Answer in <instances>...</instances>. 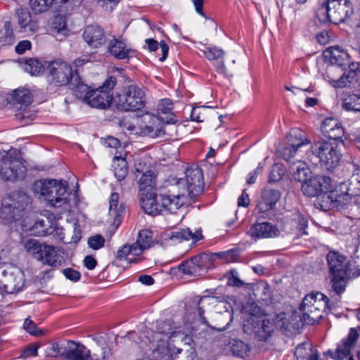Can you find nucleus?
<instances>
[{"label":"nucleus","mask_w":360,"mask_h":360,"mask_svg":"<svg viewBox=\"0 0 360 360\" xmlns=\"http://www.w3.org/2000/svg\"><path fill=\"white\" fill-rule=\"evenodd\" d=\"M116 78L113 76L109 77L105 82L98 89H102L103 91H106L110 94V91L114 88L116 84Z\"/></svg>","instance_id":"nucleus-60"},{"label":"nucleus","mask_w":360,"mask_h":360,"mask_svg":"<svg viewBox=\"0 0 360 360\" xmlns=\"http://www.w3.org/2000/svg\"><path fill=\"white\" fill-rule=\"evenodd\" d=\"M15 41L13 27L10 22H6L4 27L0 30V46L11 45Z\"/></svg>","instance_id":"nucleus-42"},{"label":"nucleus","mask_w":360,"mask_h":360,"mask_svg":"<svg viewBox=\"0 0 360 360\" xmlns=\"http://www.w3.org/2000/svg\"><path fill=\"white\" fill-rule=\"evenodd\" d=\"M140 202L142 209L146 214L155 216L162 213L161 200H159V195L155 191L143 193Z\"/></svg>","instance_id":"nucleus-22"},{"label":"nucleus","mask_w":360,"mask_h":360,"mask_svg":"<svg viewBox=\"0 0 360 360\" xmlns=\"http://www.w3.org/2000/svg\"><path fill=\"white\" fill-rule=\"evenodd\" d=\"M84 41L92 48H98L105 42V37L103 29L99 26H88L84 33Z\"/></svg>","instance_id":"nucleus-24"},{"label":"nucleus","mask_w":360,"mask_h":360,"mask_svg":"<svg viewBox=\"0 0 360 360\" xmlns=\"http://www.w3.org/2000/svg\"><path fill=\"white\" fill-rule=\"evenodd\" d=\"M84 266L89 270L94 269L97 264V262L94 257L92 256L88 255L86 256L84 259Z\"/></svg>","instance_id":"nucleus-61"},{"label":"nucleus","mask_w":360,"mask_h":360,"mask_svg":"<svg viewBox=\"0 0 360 360\" xmlns=\"http://www.w3.org/2000/svg\"><path fill=\"white\" fill-rule=\"evenodd\" d=\"M32 43L29 40H22L18 43L15 46V51L18 54H22L26 51L31 49Z\"/></svg>","instance_id":"nucleus-59"},{"label":"nucleus","mask_w":360,"mask_h":360,"mask_svg":"<svg viewBox=\"0 0 360 360\" xmlns=\"http://www.w3.org/2000/svg\"><path fill=\"white\" fill-rule=\"evenodd\" d=\"M353 13V7L349 0H328L317 11L316 15L322 22L335 24L343 22Z\"/></svg>","instance_id":"nucleus-6"},{"label":"nucleus","mask_w":360,"mask_h":360,"mask_svg":"<svg viewBox=\"0 0 360 360\" xmlns=\"http://www.w3.org/2000/svg\"><path fill=\"white\" fill-rule=\"evenodd\" d=\"M68 196L67 183L62 180L57 181L49 196L47 205L56 208L65 207L68 202Z\"/></svg>","instance_id":"nucleus-18"},{"label":"nucleus","mask_w":360,"mask_h":360,"mask_svg":"<svg viewBox=\"0 0 360 360\" xmlns=\"http://www.w3.org/2000/svg\"><path fill=\"white\" fill-rule=\"evenodd\" d=\"M358 338V331L355 328H351L348 335L338 344L335 350L328 352L330 356L337 360H343L349 356L351 351L356 345Z\"/></svg>","instance_id":"nucleus-17"},{"label":"nucleus","mask_w":360,"mask_h":360,"mask_svg":"<svg viewBox=\"0 0 360 360\" xmlns=\"http://www.w3.org/2000/svg\"><path fill=\"white\" fill-rule=\"evenodd\" d=\"M104 144L107 147L116 148L120 146V142L117 138L109 136L105 140Z\"/></svg>","instance_id":"nucleus-63"},{"label":"nucleus","mask_w":360,"mask_h":360,"mask_svg":"<svg viewBox=\"0 0 360 360\" xmlns=\"http://www.w3.org/2000/svg\"><path fill=\"white\" fill-rule=\"evenodd\" d=\"M146 95L144 88L131 84L123 88L115 95L114 103L120 110L136 111L144 108Z\"/></svg>","instance_id":"nucleus-5"},{"label":"nucleus","mask_w":360,"mask_h":360,"mask_svg":"<svg viewBox=\"0 0 360 360\" xmlns=\"http://www.w3.org/2000/svg\"><path fill=\"white\" fill-rule=\"evenodd\" d=\"M64 276L69 280L76 282L80 279L81 274L79 271L71 268H67L63 270Z\"/></svg>","instance_id":"nucleus-58"},{"label":"nucleus","mask_w":360,"mask_h":360,"mask_svg":"<svg viewBox=\"0 0 360 360\" xmlns=\"http://www.w3.org/2000/svg\"><path fill=\"white\" fill-rule=\"evenodd\" d=\"M231 351L234 356L245 358L248 355L249 347L240 340H233L231 343Z\"/></svg>","instance_id":"nucleus-51"},{"label":"nucleus","mask_w":360,"mask_h":360,"mask_svg":"<svg viewBox=\"0 0 360 360\" xmlns=\"http://www.w3.org/2000/svg\"><path fill=\"white\" fill-rule=\"evenodd\" d=\"M146 352L152 360H194L192 338L181 331L170 320L161 321L148 338Z\"/></svg>","instance_id":"nucleus-1"},{"label":"nucleus","mask_w":360,"mask_h":360,"mask_svg":"<svg viewBox=\"0 0 360 360\" xmlns=\"http://www.w3.org/2000/svg\"><path fill=\"white\" fill-rule=\"evenodd\" d=\"M59 250L52 245H45L37 259L51 267H59L63 262V257Z\"/></svg>","instance_id":"nucleus-23"},{"label":"nucleus","mask_w":360,"mask_h":360,"mask_svg":"<svg viewBox=\"0 0 360 360\" xmlns=\"http://www.w3.org/2000/svg\"><path fill=\"white\" fill-rule=\"evenodd\" d=\"M109 52L115 58L124 60L130 58L134 51L129 47L124 41L119 39H112L110 41L108 46Z\"/></svg>","instance_id":"nucleus-28"},{"label":"nucleus","mask_w":360,"mask_h":360,"mask_svg":"<svg viewBox=\"0 0 360 360\" xmlns=\"http://www.w3.org/2000/svg\"><path fill=\"white\" fill-rule=\"evenodd\" d=\"M250 232L256 238H274L280 234L278 228L269 222L255 224L251 227Z\"/></svg>","instance_id":"nucleus-26"},{"label":"nucleus","mask_w":360,"mask_h":360,"mask_svg":"<svg viewBox=\"0 0 360 360\" xmlns=\"http://www.w3.org/2000/svg\"><path fill=\"white\" fill-rule=\"evenodd\" d=\"M321 131L328 139L343 143L345 131L338 120L333 117L325 119L321 125Z\"/></svg>","instance_id":"nucleus-21"},{"label":"nucleus","mask_w":360,"mask_h":360,"mask_svg":"<svg viewBox=\"0 0 360 360\" xmlns=\"http://www.w3.org/2000/svg\"><path fill=\"white\" fill-rule=\"evenodd\" d=\"M26 167L19 153L13 149L0 152V175L7 181L22 179L26 175Z\"/></svg>","instance_id":"nucleus-4"},{"label":"nucleus","mask_w":360,"mask_h":360,"mask_svg":"<svg viewBox=\"0 0 360 360\" xmlns=\"http://www.w3.org/2000/svg\"><path fill=\"white\" fill-rule=\"evenodd\" d=\"M13 99L15 102L27 105L31 103L32 98L31 92L27 89H18L13 91Z\"/></svg>","instance_id":"nucleus-46"},{"label":"nucleus","mask_w":360,"mask_h":360,"mask_svg":"<svg viewBox=\"0 0 360 360\" xmlns=\"http://www.w3.org/2000/svg\"><path fill=\"white\" fill-rule=\"evenodd\" d=\"M47 69L50 82L56 86H66L74 79L71 65L63 60L58 59L51 61Z\"/></svg>","instance_id":"nucleus-11"},{"label":"nucleus","mask_w":360,"mask_h":360,"mask_svg":"<svg viewBox=\"0 0 360 360\" xmlns=\"http://www.w3.org/2000/svg\"><path fill=\"white\" fill-rule=\"evenodd\" d=\"M64 357L69 360H91L90 351L84 345L74 342L69 344Z\"/></svg>","instance_id":"nucleus-29"},{"label":"nucleus","mask_w":360,"mask_h":360,"mask_svg":"<svg viewBox=\"0 0 360 360\" xmlns=\"http://www.w3.org/2000/svg\"><path fill=\"white\" fill-rule=\"evenodd\" d=\"M156 181L153 172L148 171L144 173L139 179L140 195L143 193L155 191Z\"/></svg>","instance_id":"nucleus-39"},{"label":"nucleus","mask_w":360,"mask_h":360,"mask_svg":"<svg viewBox=\"0 0 360 360\" xmlns=\"http://www.w3.org/2000/svg\"><path fill=\"white\" fill-rule=\"evenodd\" d=\"M342 108L347 111L360 112V95H347L343 99Z\"/></svg>","instance_id":"nucleus-44"},{"label":"nucleus","mask_w":360,"mask_h":360,"mask_svg":"<svg viewBox=\"0 0 360 360\" xmlns=\"http://www.w3.org/2000/svg\"><path fill=\"white\" fill-rule=\"evenodd\" d=\"M324 58L333 65H345L349 59L348 53L339 46H332L323 52Z\"/></svg>","instance_id":"nucleus-30"},{"label":"nucleus","mask_w":360,"mask_h":360,"mask_svg":"<svg viewBox=\"0 0 360 360\" xmlns=\"http://www.w3.org/2000/svg\"><path fill=\"white\" fill-rule=\"evenodd\" d=\"M216 302V299L213 297H202L197 299L198 315L203 323L207 325L205 318L202 316L205 308L215 304Z\"/></svg>","instance_id":"nucleus-49"},{"label":"nucleus","mask_w":360,"mask_h":360,"mask_svg":"<svg viewBox=\"0 0 360 360\" xmlns=\"http://www.w3.org/2000/svg\"><path fill=\"white\" fill-rule=\"evenodd\" d=\"M297 360H317L318 353L309 343L299 345L295 352Z\"/></svg>","instance_id":"nucleus-37"},{"label":"nucleus","mask_w":360,"mask_h":360,"mask_svg":"<svg viewBox=\"0 0 360 360\" xmlns=\"http://www.w3.org/2000/svg\"><path fill=\"white\" fill-rule=\"evenodd\" d=\"M328 264L330 273L347 271L345 258L336 252H330L327 255Z\"/></svg>","instance_id":"nucleus-34"},{"label":"nucleus","mask_w":360,"mask_h":360,"mask_svg":"<svg viewBox=\"0 0 360 360\" xmlns=\"http://www.w3.org/2000/svg\"><path fill=\"white\" fill-rule=\"evenodd\" d=\"M332 274V282L333 290L338 294L344 291L347 283V271H340V273H330Z\"/></svg>","instance_id":"nucleus-43"},{"label":"nucleus","mask_w":360,"mask_h":360,"mask_svg":"<svg viewBox=\"0 0 360 360\" xmlns=\"http://www.w3.org/2000/svg\"><path fill=\"white\" fill-rule=\"evenodd\" d=\"M16 18L18 26L22 30L27 28L31 32L37 30L35 22L32 20L31 14L26 8H20L16 11Z\"/></svg>","instance_id":"nucleus-33"},{"label":"nucleus","mask_w":360,"mask_h":360,"mask_svg":"<svg viewBox=\"0 0 360 360\" xmlns=\"http://www.w3.org/2000/svg\"><path fill=\"white\" fill-rule=\"evenodd\" d=\"M201 238L202 234L200 230L192 231L188 228L173 231L169 236V239L174 243H180L182 240H192V242H196Z\"/></svg>","instance_id":"nucleus-31"},{"label":"nucleus","mask_w":360,"mask_h":360,"mask_svg":"<svg viewBox=\"0 0 360 360\" xmlns=\"http://www.w3.org/2000/svg\"><path fill=\"white\" fill-rule=\"evenodd\" d=\"M19 63L22 69L32 76H37L43 72L44 65L37 58L21 59Z\"/></svg>","instance_id":"nucleus-38"},{"label":"nucleus","mask_w":360,"mask_h":360,"mask_svg":"<svg viewBox=\"0 0 360 360\" xmlns=\"http://www.w3.org/2000/svg\"><path fill=\"white\" fill-rule=\"evenodd\" d=\"M53 27L56 29L58 32L62 31L65 28V22L62 17H56L53 22Z\"/></svg>","instance_id":"nucleus-64"},{"label":"nucleus","mask_w":360,"mask_h":360,"mask_svg":"<svg viewBox=\"0 0 360 360\" xmlns=\"http://www.w3.org/2000/svg\"><path fill=\"white\" fill-rule=\"evenodd\" d=\"M215 115H216L212 111V108L207 106H199L193 108L191 113V117L192 120L198 122H204L209 116Z\"/></svg>","instance_id":"nucleus-40"},{"label":"nucleus","mask_w":360,"mask_h":360,"mask_svg":"<svg viewBox=\"0 0 360 360\" xmlns=\"http://www.w3.org/2000/svg\"><path fill=\"white\" fill-rule=\"evenodd\" d=\"M24 285V275L20 269L12 267L4 271L0 279V289L12 294L21 291Z\"/></svg>","instance_id":"nucleus-14"},{"label":"nucleus","mask_w":360,"mask_h":360,"mask_svg":"<svg viewBox=\"0 0 360 360\" xmlns=\"http://www.w3.org/2000/svg\"><path fill=\"white\" fill-rule=\"evenodd\" d=\"M82 238L81 230L79 226L75 223L73 224L72 233L67 232L64 233L61 239L65 243H77Z\"/></svg>","instance_id":"nucleus-50"},{"label":"nucleus","mask_w":360,"mask_h":360,"mask_svg":"<svg viewBox=\"0 0 360 360\" xmlns=\"http://www.w3.org/2000/svg\"><path fill=\"white\" fill-rule=\"evenodd\" d=\"M153 243V233L148 230H141L139 232L136 242L133 243L136 247L134 252L141 255L144 250L150 247Z\"/></svg>","instance_id":"nucleus-35"},{"label":"nucleus","mask_w":360,"mask_h":360,"mask_svg":"<svg viewBox=\"0 0 360 360\" xmlns=\"http://www.w3.org/2000/svg\"><path fill=\"white\" fill-rule=\"evenodd\" d=\"M280 198L281 193L278 191L265 188L262 191L261 200L257 205V209L261 212H266L273 210Z\"/></svg>","instance_id":"nucleus-25"},{"label":"nucleus","mask_w":360,"mask_h":360,"mask_svg":"<svg viewBox=\"0 0 360 360\" xmlns=\"http://www.w3.org/2000/svg\"><path fill=\"white\" fill-rule=\"evenodd\" d=\"M357 198H360V169L354 172L345 192L336 189V192L329 194L327 200L330 205L337 204L339 207L348 204L352 199L356 203Z\"/></svg>","instance_id":"nucleus-10"},{"label":"nucleus","mask_w":360,"mask_h":360,"mask_svg":"<svg viewBox=\"0 0 360 360\" xmlns=\"http://www.w3.org/2000/svg\"><path fill=\"white\" fill-rule=\"evenodd\" d=\"M290 169L294 179L302 184L312 176L311 171L307 164L302 160L292 162Z\"/></svg>","instance_id":"nucleus-32"},{"label":"nucleus","mask_w":360,"mask_h":360,"mask_svg":"<svg viewBox=\"0 0 360 360\" xmlns=\"http://www.w3.org/2000/svg\"><path fill=\"white\" fill-rule=\"evenodd\" d=\"M354 76L355 73L354 72L349 71V72H345L339 79L334 81V86L338 88H343L347 86L351 83L349 78H354Z\"/></svg>","instance_id":"nucleus-55"},{"label":"nucleus","mask_w":360,"mask_h":360,"mask_svg":"<svg viewBox=\"0 0 360 360\" xmlns=\"http://www.w3.org/2000/svg\"><path fill=\"white\" fill-rule=\"evenodd\" d=\"M202 51L205 58L212 62L215 70L221 75L226 77H232L236 71L233 65L235 64V60H232V65H229L226 67L224 65V59L225 56V51L216 46H206L205 49H200Z\"/></svg>","instance_id":"nucleus-13"},{"label":"nucleus","mask_w":360,"mask_h":360,"mask_svg":"<svg viewBox=\"0 0 360 360\" xmlns=\"http://www.w3.org/2000/svg\"><path fill=\"white\" fill-rule=\"evenodd\" d=\"M311 143L310 139L306 136L304 132L299 129H293L290 131L288 145L283 150V158L289 161L296 155L304 158L302 153L305 148Z\"/></svg>","instance_id":"nucleus-12"},{"label":"nucleus","mask_w":360,"mask_h":360,"mask_svg":"<svg viewBox=\"0 0 360 360\" xmlns=\"http://www.w3.org/2000/svg\"><path fill=\"white\" fill-rule=\"evenodd\" d=\"M113 171L118 181L123 180L128 174L127 162L125 159L115 157L113 160Z\"/></svg>","instance_id":"nucleus-41"},{"label":"nucleus","mask_w":360,"mask_h":360,"mask_svg":"<svg viewBox=\"0 0 360 360\" xmlns=\"http://www.w3.org/2000/svg\"><path fill=\"white\" fill-rule=\"evenodd\" d=\"M136 247L134 244L131 245H124L120 249H119L117 252V259L120 261H125L127 260L129 262H134L135 260L132 258H129V255L132 256H139V253L138 252H134V249Z\"/></svg>","instance_id":"nucleus-45"},{"label":"nucleus","mask_w":360,"mask_h":360,"mask_svg":"<svg viewBox=\"0 0 360 360\" xmlns=\"http://www.w3.org/2000/svg\"><path fill=\"white\" fill-rule=\"evenodd\" d=\"M188 197L176 186H173L167 193L160 194L159 200H161L162 213H175L187 201Z\"/></svg>","instance_id":"nucleus-15"},{"label":"nucleus","mask_w":360,"mask_h":360,"mask_svg":"<svg viewBox=\"0 0 360 360\" xmlns=\"http://www.w3.org/2000/svg\"><path fill=\"white\" fill-rule=\"evenodd\" d=\"M175 186L189 198L200 195L204 190L201 169L197 166L187 168L185 171V177L176 180Z\"/></svg>","instance_id":"nucleus-9"},{"label":"nucleus","mask_w":360,"mask_h":360,"mask_svg":"<svg viewBox=\"0 0 360 360\" xmlns=\"http://www.w3.org/2000/svg\"><path fill=\"white\" fill-rule=\"evenodd\" d=\"M82 0H30L32 11L37 14L48 11L53 5L75 7L80 5Z\"/></svg>","instance_id":"nucleus-20"},{"label":"nucleus","mask_w":360,"mask_h":360,"mask_svg":"<svg viewBox=\"0 0 360 360\" xmlns=\"http://www.w3.org/2000/svg\"><path fill=\"white\" fill-rule=\"evenodd\" d=\"M274 325L281 330H287L289 328V321L285 313L282 312L275 316L273 319Z\"/></svg>","instance_id":"nucleus-53"},{"label":"nucleus","mask_w":360,"mask_h":360,"mask_svg":"<svg viewBox=\"0 0 360 360\" xmlns=\"http://www.w3.org/2000/svg\"><path fill=\"white\" fill-rule=\"evenodd\" d=\"M125 212V207L120 202V196L112 193L109 199V216L113 219V225L118 227L122 221V217Z\"/></svg>","instance_id":"nucleus-27"},{"label":"nucleus","mask_w":360,"mask_h":360,"mask_svg":"<svg viewBox=\"0 0 360 360\" xmlns=\"http://www.w3.org/2000/svg\"><path fill=\"white\" fill-rule=\"evenodd\" d=\"M29 202V197L23 192H13L4 196L0 208L1 221L8 224L15 221Z\"/></svg>","instance_id":"nucleus-7"},{"label":"nucleus","mask_w":360,"mask_h":360,"mask_svg":"<svg viewBox=\"0 0 360 360\" xmlns=\"http://www.w3.org/2000/svg\"><path fill=\"white\" fill-rule=\"evenodd\" d=\"M23 328L30 334L35 336H41L44 335V331L41 329L38 328L34 323L30 319H26Z\"/></svg>","instance_id":"nucleus-54"},{"label":"nucleus","mask_w":360,"mask_h":360,"mask_svg":"<svg viewBox=\"0 0 360 360\" xmlns=\"http://www.w3.org/2000/svg\"><path fill=\"white\" fill-rule=\"evenodd\" d=\"M90 56L83 55L81 57L75 60L74 64L76 67L79 68L83 66L84 64H86L91 61Z\"/></svg>","instance_id":"nucleus-62"},{"label":"nucleus","mask_w":360,"mask_h":360,"mask_svg":"<svg viewBox=\"0 0 360 360\" xmlns=\"http://www.w3.org/2000/svg\"><path fill=\"white\" fill-rule=\"evenodd\" d=\"M57 181L56 179H40L36 181L33 184V191L37 194L44 196L46 202H48L49 196L51 193Z\"/></svg>","instance_id":"nucleus-36"},{"label":"nucleus","mask_w":360,"mask_h":360,"mask_svg":"<svg viewBox=\"0 0 360 360\" xmlns=\"http://www.w3.org/2000/svg\"><path fill=\"white\" fill-rule=\"evenodd\" d=\"M112 101V94L100 89L91 90L84 96V102L92 108L105 109Z\"/></svg>","instance_id":"nucleus-19"},{"label":"nucleus","mask_w":360,"mask_h":360,"mask_svg":"<svg viewBox=\"0 0 360 360\" xmlns=\"http://www.w3.org/2000/svg\"><path fill=\"white\" fill-rule=\"evenodd\" d=\"M73 81L72 85L74 86L75 96L79 98H83L84 101V96L90 92L89 86L79 78H74Z\"/></svg>","instance_id":"nucleus-52"},{"label":"nucleus","mask_w":360,"mask_h":360,"mask_svg":"<svg viewBox=\"0 0 360 360\" xmlns=\"http://www.w3.org/2000/svg\"><path fill=\"white\" fill-rule=\"evenodd\" d=\"M306 155L308 158L311 155L317 158L327 169L336 167L342 156L337 143L323 139L314 142L311 146L310 152Z\"/></svg>","instance_id":"nucleus-8"},{"label":"nucleus","mask_w":360,"mask_h":360,"mask_svg":"<svg viewBox=\"0 0 360 360\" xmlns=\"http://www.w3.org/2000/svg\"><path fill=\"white\" fill-rule=\"evenodd\" d=\"M105 238L101 235H95L88 240L89 246L94 250H98L104 246Z\"/></svg>","instance_id":"nucleus-56"},{"label":"nucleus","mask_w":360,"mask_h":360,"mask_svg":"<svg viewBox=\"0 0 360 360\" xmlns=\"http://www.w3.org/2000/svg\"><path fill=\"white\" fill-rule=\"evenodd\" d=\"M49 222L47 220L38 219L30 228L26 229L31 232V234L37 236H43L48 233Z\"/></svg>","instance_id":"nucleus-48"},{"label":"nucleus","mask_w":360,"mask_h":360,"mask_svg":"<svg viewBox=\"0 0 360 360\" xmlns=\"http://www.w3.org/2000/svg\"><path fill=\"white\" fill-rule=\"evenodd\" d=\"M22 245L28 253L36 255L37 258L39 257L43 250V246L40 243L33 238L25 239L22 241Z\"/></svg>","instance_id":"nucleus-47"},{"label":"nucleus","mask_w":360,"mask_h":360,"mask_svg":"<svg viewBox=\"0 0 360 360\" xmlns=\"http://www.w3.org/2000/svg\"><path fill=\"white\" fill-rule=\"evenodd\" d=\"M136 124L139 132L143 136H148L150 138L162 137L165 134V129L162 124L158 117L151 114H145L141 119L136 118Z\"/></svg>","instance_id":"nucleus-16"},{"label":"nucleus","mask_w":360,"mask_h":360,"mask_svg":"<svg viewBox=\"0 0 360 360\" xmlns=\"http://www.w3.org/2000/svg\"><path fill=\"white\" fill-rule=\"evenodd\" d=\"M173 109V103L169 98L162 99L158 105V111L159 113L167 114Z\"/></svg>","instance_id":"nucleus-57"},{"label":"nucleus","mask_w":360,"mask_h":360,"mask_svg":"<svg viewBox=\"0 0 360 360\" xmlns=\"http://www.w3.org/2000/svg\"><path fill=\"white\" fill-rule=\"evenodd\" d=\"M328 298L321 292H312L304 297L300 305L301 321L312 325L319 321L328 309Z\"/></svg>","instance_id":"nucleus-3"},{"label":"nucleus","mask_w":360,"mask_h":360,"mask_svg":"<svg viewBox=\"0 0 360 360\" xmlns=\"http://www.w3.org/2000/svg\"><path fill=\"white\" fill-rule=\"evenodd\" d=\"M332 179L324 175H312L302 184V193L309 198L319 197L321 207L325 208L337 207V204H331L328 202L329 194L336 192Z\"/></svg>","instance_id":"nucleus-2"}]
</instances>
